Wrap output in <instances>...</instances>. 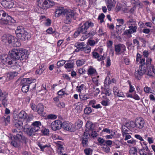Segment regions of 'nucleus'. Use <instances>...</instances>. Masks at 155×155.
<instances>
[{
	"label": "nucleus",
	"instance_id": "obj_29",
	"mask_svg": "<svg viewBox=\"0 0 155 155\" xmlns=\"http://www.w3.org/2000/svg\"><path fill=\"white\" fill-rule=\"evenodd\" d=\"M18 116L20 118L25 119L27 117V114L25 111L22 110L18 114Z\"/></svg>",
	"mask_w": 155,
	"mask_h": 155
},
{
	"label": "nucleus",
	"instance_id": "obj_10",
	"mask_svg": "<svg viewBox=\"0 0 155 155\" xmlns=\"http://www.w3.org/2000/svg\"><path fill=\"white\" fill-rule=\"evenodd\" d=\"M115 51L117 55L121 54L122 53H124L126 50V47L123 44H119L115 45Z\"/></svg>",
	"mask_w": 155,
	"mask_h": 155
},
{
	"label": "nucleus",
	"instance_id": "obj_55",
	"mask_svg": "<svg viewBox=\"0 0 155 155\" xmlns=\"http://www.w3.org/2000/svg\"><path fill=\"white\" fill-rule=\"evenodd\" d=\"M132 98L136 100H139L140 99V97L136 94V91L133 94Z\"/></svg>",
	"mask_w": 155,
	"mask_h": 155
},
{
	"label": "nucleus",
	"instance_id": "obj_5",
	"mask_svg": "<svg viewBox=\"0 0 155 155\" xmlns=\"http://www.w3.org/2000/svg\"><path fill=\"white\" fill-rule=\"evenodd\" d=\"M36 81L35 79L30 78H23L21 80L20 84L21 85H30L32 88V90H35L36 84L34 83Z\"/></svg>",
	"mask_w": 155,
	"mask_h": 155
},
{
	"label": "nucleus",
	"instance_id": "obj_63",
	"mask_svg": "<svg viewBox=\"0 0 155 155\" xmlns=\"http://www.w3.org/2000/svg\"><path fill=\"white\" fill-rule=\"evenodd\" d=\"M88 42L90 45L94 46L97 43V41L96 42L94 40L90 39L88 40Z\"/></svg>",
	"mask_w": 155,
	"mask_h": 155
},
{
	"label": "nucleus",
	"instance_id": "obj_54",
	"mask_svg": "<svg viewBox=\"0 0 155 155\" xmlns=\"http://www.w3.org/2000/svg\"><path fill=\"white\" fill-rule=\"evenodd\" d=\"M131 34L132 33H131L129 29L125 30L124 33V35H127V36L129 37H131L132 36L131 35Z\"/></svg>",
	"mask_w": 155,
	"mask_h": 155
},
{
	"label": "nucleus",
	"instance_id": "obj_18",
	"mask_svg": "<svg viewBox=\"0 0 155 155\" xmlns=\"http://www.w3.org/2000/svg\"><path fill=\"white\" fill-rule=\"evenodd\" d=\"M36 111L38 114L41 116H44L45 113L44 112V107L41 104H39L36 107Z\"/></svg>",
	"mask_w": 155,
	"mask_h": 155
},
{
	"label": "nucleus",
	"instance_id": "obj_40",
	"mask_svg": "<svg viewBox=\"0 0 155 155\" xmlns=\"http://www.w3.org/2000/svg\"><path fill=\"white\" fill-rule=\"evenodd\" d=\"M113 145L115 146L116 148H119L120 146H122V143L121 141L118 140H115L113 143Z\"/></svg>",
	"mask_w": 155,
	"mask_h": 155
},
{
	"label": "nucleus",
	"instance_id": "obj_26",
	"mask_svg": "<svg viewBox=\"0 0 155 155\" xmlns=\"http://www.w3.org/2000/svg\"><path fill=\"white\" fill-rule=\"evenodd\" d=\"M125 125L129 129L136 128L135 122L133 121H131L129 122L126 123Z\"/></svg>",
	"mask_w": 155,
	"mask_h": 155
},
{
	"label": "nucleus",
	"instance_id": "obj_19",
	"mask_svg": "<svg viewBox=\"0 0 155 155\" xmlns=\"http://www.w3.org/2000/svg\"><path fill=\"white\" fill-rule=\"evenodd\" d=\"M65 10L64 9L63 7H58L55 12V16L56 17H57L62 14L64 15V11Z\"/></svg>",
	"mask_w": 155,
	"mask_h": 155
},
{
	"label": "nucleus",
	"instance_id": "obj_53",
	"mask_svg": "<svg viewBox=\"0 0 155 155\" xmlns=\"http://www.w3.org/2000/svg\"><path fill=\"white\" fill-rule=\"evenodd\" d=\"M4 118V121L5 122V125H7V123H9L10 122V116H7L6 115H5Z\"/></svg>",
	"mask_w": 155,
	"mask_h": 155
},
{
	"label": "nucleus",
	"instance_id": "obj_60",
	"mask_svg": "<svg viewBox=\"0 0 155 155\" xmlns=\"http://www.w3.org/2000/svg\"><path fill=\"white\" fill-rule=\"evenodd\" d=\"M1 61L3 64H5L7 63H8V65L10 64V60L8 58L4 59L3 60H1Z\"/></svg>",
	"mask_w": 155,
	"mask_h": 155
},
{
	"label": "nucleus",
	"instance_id": "obj_4",
	"mask_svg": "<svg viewBox=\"0 0 155 155\" xmlns=\"http://www.w3.org/2000/svg\"><path fill=\"white\" fill-rule=\"evenodd\" d=\"M77 14L73 10L70 9H66L64 11V15L65 18L64 21V23L69 24L71 22L72 19H75Z\"/></svg>",
	"mask_w": 155,
	"mask_h": 155
},
{
	"label": "nucleus",
	"instance_id": "obj_23",
	"mask_svg": "<svg viewBox=\"0 0 155 155\" xmlns=\"http://www.w3.org/2000/svg\"><path fill=\"white\" fill-rule=\"evenodd\" d=\"M8 95L5 92H2L1 90L0 89V101L2 102L5 101L6 98Z\"/></svg>",
	"mask_w": 155,
	"mask_h": 155
},
{
	"label": "nucleus",
	"instance_id": "obj_1",
	"mask_svg": "<svg viewBox=\"0 0 155 155\" xmlns=\"http://www.w3.org/2000/svg\"><path fill=\"white\" fill-rule=\"evenodd\" d=\"M41 125V123L39 121L34 122L30 126L27 124L25 125L24 132L28 136L33 137L35 135L36 133L39 130L40 127Z\"/></svg>",
	"mask_w": 155,
	"mask_h": 155
},
{
	"label": "nucleus",
	"instance_id": "obj_12",
	"mask_svg": "<svg viewBox=\"0 0 155 155\" xmlns=\"http://www.w3.org/2000/svg\"><path fill=\"white\" fill-rule=\"evenodd\" d=\"M62 123L61 120H57L53 122L51 125V127L54 130H56L60 129L62 127Z\"/></svg>",
	"mask_w": 155,
	"mask_h": 155
},
{
	"label": "nucleus",
	"instance_id": "obj_11",
	"mask_svg": "<svg viewBox=\"0 0 155 155\" xmlns=\"http://www.w3.org/2000/svg\"><path fill=\"white\" fill-rule=\"evenodd\" d=\"M12 125L14 127L16 128L18 130H23L24 132L25 125L23 126V122L19 120H12Z\"/></svg>",
	"mask_w": 155,
	"mask_h": 155
},
{
	"label": "nucleus",
	"instance_id": "obj_28",
	"mask_svg": "<svg viewBox=\"0 0 155 155\" xmlns=\"http://www.w3.org/2000/svg\"><path fill=\"white\" fill-rule=\"evenodd\" d=\"M130 129L129 128H127V127L125 125H123L122 126L121 131L123 136H124V135H126V134H128V130Z\"/></svg>",
	"mask_w": 155,
	"mask_h": 155
},
{
	"label": "nucleus",
	"instance_id": "obj_41",
	"mask_svg": "<svg viewBox=\"0 0 155 155\" xmlns=\"http://www.w3.org/2000/svg\"><path fill=\"white\" fill-rule=\"evenodd\" d=\"M21 91L24 93H26L28 91L30 85H22Z\"/></svg>",
	"mask_w": 155,
	"mask_h": 155
},
{
	"label": "nucleus",
	"instance_id": "obj_47",
	"mask_svg": "<svg viewBox=\"0 0 155 155\" xmlns=\"http://www.w3.org/2000/svg\"><path fill=\"white\" fill-rule=\"evenodd\" d=\"M84 151L86 155H91L93 150L90 148H87L85 149Z\"/></svg>",
	"mask_w": 155,
	"mask_h": 155
},
{
	"label": "nucleus",
	"instance_id": "obj_43",
	"mask_svg": "<svg viewBox=\"0 0 155 155\" xmlns=\"http://www.w3.org/2000/svg\"><path fill=\"white\" fill-rule=\"evenodd\" d=\"M131 2L132 4H135L136 6L137 5H139L140 8L142 7L143 5L140 4V2L139 0H131Z\"/></svg>",
	"mask_w": 155,
	"mask_h": 155
},
{
	"label": "nucleus",
	"instance_id": "obj_45",
	"mask_svg": "<svg viewBox=\"0 0 155 155\" xmlns=\"http://www.w3.org/2000/svg\"><path fill=\"white\" fill-rule=\"evenodd\" d=\"M85 62L84 59H80L76 61V64L78 66H80L84 64Z\"/></svg>",
	"mask_w": 155,
	"mask_h": 155
},
{
	"label": "nucleus",
	"instance_id": "obj_7",
	"mask_svg": "<svg viewBox=\"0 0 155 155\" xmlns=\"http://www.w3.org/2000/svg\"><path fill=\"white\" fill-rule=\"evenodd\" d=\"M12 132L13 133H16V135H14L13 137H15L16 139H17L19 140L20 139L23 140L24 142L26 143L28 141V139L23 135L21 131L19 130L17 131V130L14 129L12 130Z\"/></svg>",
	"mask_w": 155,
	"mask_h": 155
},
{
	"label": "nucleus",
	"instance_id": "obj_50",
	"mask_svg": "<svg viewBox=\"0 0 155 155\" xmlns=\"http://www.w3.org/2000/svg\"><path fill=\"white\" fill-rule=\"evenodd\" d=\"M91 48L89 46H86L84 47L82 51H84L86 53H90L91 51Z\"/></svg>",
	"mask_w": 155,
	"mask_h": 155
},
{
	"label": "nucleus",
	"instance_id": "obj_32",
	"mask_svg": "<svg viewBox=\"0 0 155 155\" xmlns=\"http://www.w3.org/2000/svg\"><path fill=\"white\" fill-rule=\"evenodd\" d=\"M152 59L150 58H147L146 61V62L145 63V68H153V66H151V61Z\"/></svg>",
	"mask_w": 155,
	"mask_h": 155
},
{
	"label": "nucleus",
	"instance_id": "obj_30",
	"mask_svg": "<svg viewBox=\"0 0 155 155\" xmlns=\"http://www.w3.org/2000/svg\"><path fill=\"white\" fill-rule=\"evenodd\" d=\"M137 149L136 147H132L129 150L130 155H137Z\"/></svg>",
	"mask_w": 155,
	"mask_h": 155
},
{
	"label": "nucleus",
	"instance_id": "obj_14",
	"mask_svg": "<svg viewBox=\"0 0 155 155\" xmlns=\"http://www.w3.org/2000/svg\"><path fill=\"white\" fill-rule=\"evenodd\" d=\"M73 124L72 123L68 122H64L62 123V127L64 130H69L73 132L74 131V130L72 128Z\"/></svg>",
	"mask_w": 155,
	"mask_h": 155
},
{
	"label": "nucleus",
	"instance_id": "obj_48",
	"mask_svg": "<svg viewBox=\"0 0 155 155\" xmlns=\"http://www.w3.org/2000/svg\"><path fill=\"white\" fill-rule=\"evenodd\" d=\"M114 94L115 95L117 96V97H125V95L124 93L122 91L120 90H119L117 92L115 93Z\"/></svg>",
	"mask_w": 155,
	"mask_h": 155
},
{
	"label": "nucleus",
	"instance_id": "obj_57",
	"mask_svg": "<svg viewBox=\"0 0 155 155\" xmlns=\"http://www.w3.org/2000/svg\"><path fill=\"white\" fill-rule=\"evenodd\" d=\"M111 65V60L110 56H107L106 59V65L107 67H109Z\"/></svg>",
	"mask_w": 155,
	"mask_h": 155
},
{
	"label": "nucleus",
	"instance_id": "obj_35",
	"mask_svg": "<svg viewBox=\"0 0 155 155\" xmlns=\"http://www.w3.org/2000/svg\"><path fill=\"white\" fill-rule=\"evenodd\" d=\"M127 24L129 26L137 25L136 21L133 18H131L127 21Z\"/></svg>",
	"mask_w": 155,
	"mask_h": 155
},
{
	"label": "nucleus",
	"instance_id": "obj_13",
	"mask_svg": "<svg viewBox=\"0 0 155 155\" xmlns=\"http://www.w3.org/2000/svg\"><path fill=\"white\" fill-rule=\"evenodd\" d=\"M19 56L20 60L26 59L28 58V54L27 51L25 49H19Z\"/></svg>",
	"mask_w": 155,
	"mask_h": 155
},
{
	"label": "nucleus",
	"instance_id": "obj_3",
	"mask_svg": "<svg viewBox=\"0 0 155 155\" xmlns=\"http://www.w3.org/2000/svg\"><path fill=\"white\" fill-rule=\"evenodd\" d=\"M15 33L17 36L22 41L28 40L31 37V35L22 26L17 27Z\"/></svg>",
	"mask_w": 155,
	"mask_h": 155
},
{
	"label": "nucleus",
	"instance_id": "obj_62",
	"mask_svg": "<svg viewBox=\"0 0 155 155\" xmlns=\"http://www.w3.org/2000/svg\"><path fill=\"white\" fill-rule=\"evenodd\" d=\"M59 98V97L58 96L57 97H55L53 98V100L54 101V103H55L56 106H57V105L60 102Z\"/></svg>",
	"mask_w": 155,
	"mask_h": 155
},
{
	"label": "nucleus",
	"instance_id": "obj_24",
	"mask_svg": "<svg viewBox=\"0 0 155 155\" xmlns=\"http://www.w3.org/2000/svg\"><path fill=\"white\" fill-rule=\"evenodd\" d=\"M93 57L95 58H97L99 61L104 60L105 58L104 56H100L99 54L97 52H93L92 53Z\"/></svg>",
	"mask_w": 155,
	"mask_h": 155
},
{
	"label": "nucleus",
	"instance_id": "obj_15",
	"mask_svg": "<svg viewBox=\"0 0 155 155\" xmlns=\"http://www.w3.org/2000/svg\"><path fill=\"white\" fill-rule=\"evenodd\" d=\"M145 69L142 68L140 66L138 70L135 71L134 73L135 77L137 79L140 80L141 78V77L145 73Z\"/></svg>",
	"mask_w": 155,
	"mask_h": 155
},
{
	"label": "nucleus",
	"instance_id": "obj_51",
	"mask_svg": "<svg viewBox=\"0 0 155 155\" xmlns=\"http://www.w3.org/2000/svg\"><path fill=\"white\" fill-rule=\"evenodd\" d=\"M66 61H65L63 60H60L57 62V66L58 67L62 66L64 65V64H65Z\"/></svg>",
	"mask_w": 155,
	"mask_h": 155
},
{
	"label": "nucleus",
	"instance_id": "obj_33",
	"mask_svg": "<svg viewBox=\"0 0 155 155\" xmlns=\"http://www.w3.org/2000/svg\"><path fill=\"white\" fill-rule=\"evenodd\" d=\"M45 68L42 65L39 66V68L36 71V73L39 74H41L43 73V71L45 69Z\"/></svg>",
	"mask_w": 155,
	"mask_h": 155
},
{
	"label": "nucleus",
	"instance_id": "obj_46",
	"mask_svg": "<svg viewBox=\"0 0 155 155\" xmlns=\"http://www.w3.org/2000/svg\"><path fill=\"white\" fill-rule=\"evenodd\" d=\"M92 112L91 108L90 107H86L84 110V112L86 114H89Z\"/></svg>",
	"mask_w": 155,
	"mask_h": 155
},
{
	"label": "nucleus",
	"instance_id": "obj_44",
	"mask_svg": "<svg viewBox=\"0 0 155 155\" xmlns=\"http://www.w3.org/2000/svg\"><path fill=\"white\" fill-rule=\"evenodd\" d=\"M38 146V147L40 148L41 149V150L43 151H44V150L45 148L46 147H50V145H43L41 143H38L37 144Z\"/></svg>",
	"mask_w": 155,
	"mask_h": 155
},
{
	"label": "nucleus",
	"instance_id": "obj_6",
	"mask_svg": "<svg viewBox=\"0 0 155 155\" xmlns=\"http://www.w3.org/2000/svg\"><path fill=\"white\" fill-rule=\"evenodd\" d=\"M19 49L14 48L11 50V52L10 53V57L13 60L10 61V65L13 64L15 63L18 64L16 60H19L20 56H19Z\"/></svg>",
	"mask_w": 155,
	"mask_h": 155
},
{
	"label": "nucleus",
	"instance_id": "obj_34",
	"mask_svg": "<svg viewBox=\"0 0 155 155\" xmlns=\"http://www.w3.org/2000/svg\"><path fill=\"white\" fill-rule=\"evenodd\" d=\"M80 98L81 101H85L90 98V95L88 94H79Z\"/></svg>",
	"mask_w": 155,
	"mask_h": 155
},
{
	"label": "nucleus",
	"instance_id": "obj_58",
	"mask_svg": "<svg viewBox=\"0 0 155 155\" xmlns=\"http://www.w3.org/2000/svg\"><path fill=\"white\" fill-rule=\"evenodd\" d=\"M83 123V122L81 120H78L77 122L76 126L77 127L78 129H80Z\"/></svg>",
	"mask_w": 155,
	"mask_h": 155
},
{
	"label": "nucleus",
	"instance_id": "obj_39",
	"mask_svg": "<svg viewBox=\"0 0 155 155\" xmlns=\"http://www.w3.org/2000/svg\"><path fill=\"white\" fill-rule=\"evenodd\" d=\"M82 140V143L84 147H86L87 146L88 139L87 138L83 137L81 139Z\"/></svg>",
	"mask_w": 155,
	"mask_h": 155
},
{
	"label": "nucleus",
	"instance_id": "obj_38",
	"mask_svg": "<svg viewBox=\"0 0 155 155\" xmlns=\"http://www.w3.org/2000/svg\"><path fill=\"white\" fill-rule=\"evenodd\" d=\"M96 72V70L93 68L91 66L89 68L88 70V74L89 75H91L95 74Z\"/></svg>",
	"mask_w": 155,
	"mask_h": 155
},
{
	"label": "nucleus",
	"instance_id": "obj_27",
	"mask_svg": "<svg viewBox=\"0 0 155 155\" xmlns=\"http://www.w3.org/2000/svg\"><path fill=\"white\" fill-rule=\"evenodd\" d=\"M142 146H143L142 149H138V153L140 155H151V154L150 152H146L145 150V149L143 146L142 144H141Z\"/></svg>",
	"mask_w": 155,
	"mask_h": 155
},
{
	"label": "nucleus",
	"instance_id": "obj_64",
	"mask_svg": "<svg viewBox=\"0 0 155 155\" xmlns=\"http://www.w3.org/2000/svg\"><path fill=\"white\" fill-rule=\"evenodd\" d=\"M41 132L45 135H47L49 134V130L48 129H44L41 130Z\"/></svg>",
	"mask_w": 155,
	"mask_h": 155
},
{
	"label": "nucleus",
	"instance_id": "obj_31",
	"mask_svg": "<svg viewBox=\"0 0 155 155\" xmlns=\"http://www.w3.org/2000/svg\"><path fill=\"white\" fill-rule=\"evenodd\" d=\"M86 127H87V131H91L93 130L94 125L91 123L87 122L86 124Z\"/></svg>",
	"mask_w": 155,
	"mask_h": 155
},
{
	"label": "nucleus",
	"instance_id": "obj_61",
	"mask_svg": "<svg viewBox=\"0 0 155 155\" xmlns=\"http://www.w3.org/2000/svg\"><path fill=\"white\" fill-rule=\"evenodd\" d=\"M145 58H142L140 59V63L141 64L140 66V67H141L142 68H143V66H144V67L145 68Z\"/></svg>",
	"mask_w": 155,
	"mask_h": 155
},
{
	"label": "nucleus",
	"instance_id": "obj_59",
	"mask_svg": "<svg viewBox=\"0 0 155 155\" xmlns=\"http://www.w3.org/2000/svg\"><path fill=\"white\" fill-rule=\"evenodd\" d=\"M105 16V15L103 13H101L99 15L98 19L100 20V23H102L104 22V19Z\"/></svg>",
	"mask_w": 155,
	"mask_h": 155
},
{
	"label": "nucleus",
	"instance_id": "obj_25",
	"mask_svg": "<svg viewBox=\"0 0 155 155\" xmlns=\"http://www.w3.org/2000/svg\"><path fill=\"white\" fill-rule=\"evenodd\" d=\"M9 34H5L2 37V41L5 44L7 43H9Z\"/></svg>",
	"mask_w": 155,
	"mask_h": 155
},
{
	"label": "nucleus",
	"instance_id": "obj_37",
	"mask_svg": "<svg viewBox=\"0 0 155 155\" xmlns=\"http://www.w3.org/2000/svg\"><path fill=\"white\" fill-rule=\"evenodd\" d=\"M137 25H130L129 26L128 28H129V30L132 34L137 31Z\"/></svg>",
	"mask_w": 155,
	"mask_h": 155
},
{
	"label": "nucleus",
	"instance_id": "obj_56",
	"mask_svg": "<svg viewBox=\"0 0 155 155\" xmlns=\"http://www.w3.org/2000/svg\"><path fill=\"white\" fill-rule=\"evenodd\" d=\"M102 150L104 151L106 153H108L110 151V149L108 146L104 145V146L102 147Z\"/></svg>",
	"mask_w": 155,
	"mask_h": 155
},
{
	"label": "nucleus",
	"instance_id": "obj_9",
	"mask_svg": "<svg viewBox=\"0 0 155 155\" xmlns=\"http://www.w3.org/2000/svg\"><path fill=\"white\" fill-rule=\"evenodd\" d=\"M135 122L136 128L137 129H141L144 127L145 121L141 117H137L136 119Z\"/></svg>",
	"mask_w": 155,
	"mask_h": 155
},
{
	"label": "nucleus",
	"instance_id": "obj_52",
	"mask_svg": "<svg viewBox=\"0 0 155 155\" xmlns=\"http://www.w3.org/2000/svg\"><path fill=\"white\" fill-rule=\"evenodd\" d=\"M85 87V86L84 84H81L80 86H78L76 87L77 90L78 92H81Z\"/></svg>",
	"mask_w": 155,
	"mask_h": 155
},
{
	"label": "nucleus",
	"instance_id": "obj_16",
	"mask_svg": "<svg viewBox=\"0 0 155 155\" xmlns=\"http://www.w3.org/2000/svg\"><path fill=\"white\" fill-rule=\"evenodd\" d=\"M10 44L13 47H19L21 43L15 37L10 35Z\"/></svg>",
	"mask_w": 155,
	"mask_h": 155
},
{
	"label": "nucleus",
	"instance_id": "obj_17",
	"mask_svg": "<svg viewBox=\"0 0 155 155\" xmlns=\"http://www.w3.org/2000/svg\"><path fill=\"white\" fill-rule=\"evenodd\" d=\"M47 0H38V5L39 7L43 9H47Z\"/></svg>",
	"mask_w": 155,
	"mask_h": 155
},
{
	"label": "nucleus",
	"instance_id": "obj_22",
	"mask_svg": "<svg viewBox=\"0 0 155 155\" xmlns=\"http://www.w3.org/2000/svg\"><path fill=\"white\" fill-rule=\"evenodd\" d=\"M84 45V43H78L75 44L74 46L77 48L74 51L78 52L79 51H82Z\"/></svg>",
	"mask_w": 155,
	"mask_h": 155
},
{
	"label": "nucleus",
	"instance_id": "obj_8",
	"mask_svg": "<svg viewBox=\"0 0 155 155\" xmlns=\"http://www.w3.org/2000/svg\"><path fill=\"white\" fill-rule=\"evenodd\" d=\"M0 19L4 24L7 25L9 23V16L3 10H0Z\"/></svg>",
	"mask_w": 155,
	"mask_h": 155
},
{
	"label": "nucleus",
	"instance_id": "obj_49",
	"mask_svg": "<svg viewBox=\"0 0 155 155\" xmlns=\"http://www.w3.org/2000/svg\"><path fill=\"white\" fill-rule=\"evenodd\" d=\"M116 2L115 0H106V4L115 6Z\"/></svg>",
	"mask_w": 155,
	"mask_h": 155
},
{
	"label": "nucleus",
	"instance_id": "obj_42",
	"mask_svg": "<svg viewBox=\"0 0 155 155\" xmlns=\"http://www.w3.org/2000/svg\"><path fill=\"white\" fill-rule=\"evenodd\" d=\"M96 34L95 31H93L91 32H90L88 33L87 34H86V35H85V36L84 37V38L85 39L89 37H92L95 34Z\"/></svg>",
	"mask_w": 155,
	"mask_h": 155
},
{
	"label": "nucleus",
	"instance_id": "obj_21",
	"mask_svg": "<svg viewBox=\"0 0 155 155\" xmlns=\"http://www.w3.org/2000/svg\"><path fill=\"white\" fill-rule=\"evenodd\" d=\"M10 139L12 140L11 144L12 146L15 147H18L19 146V140L17 139L12 137L10 135Z\"/></svg>",
	"mask_w": 155,
	"mask_h": 155
},
{
	"label": "nucleus",
	"instance_id": "obj_36",
	"mask_svg": "<svg viewBox=\"0 0 155 155\" xmlns=\"http://www.w3.org/2000/svg\"><path fill=\"white\" fill-rule=\"evenodd\" d=\"M68 63L65 64L64 67L66 69L71 68H73L74 66V63L71 61H68Z\"/></svg>",
	"mask_w": 155,
	"mask_h": 155
},
{
	"label": "nucleus",
	"instance_id": "obj_20",
	"mask_svg": "<svg viewBox=\"0 0 155 155\" xmlns=\"http://www.w3.org/2000/svg\"><path fill=\"white\" fill-rule=\"evenodd\" d=\"M154 67L152 68L150 67L146 68V69H145V73L148 76H153L154 74H155L154 71Z\"/></svg>",
	"mask_w": 155,
	"mask_h": 155
},
{
	"label": "nucleus",
	"instance_id": "obj_2",
	"mask_svg": "<svg viewBox=\"0 0 155 155\" xmlns=\"http://www.w3.org/2000/svg\"><path fill=\"white\" fill-rule=\"evenodd\" d=\"M94 26V23L90 21H87L83 24L81 23L79 25L77 31L74 33V37L76 38L80 33L86 34L87 30Z\"/></svg>",
	"mask_w": 155,
	"mask_h": 155
}]
</instances>
